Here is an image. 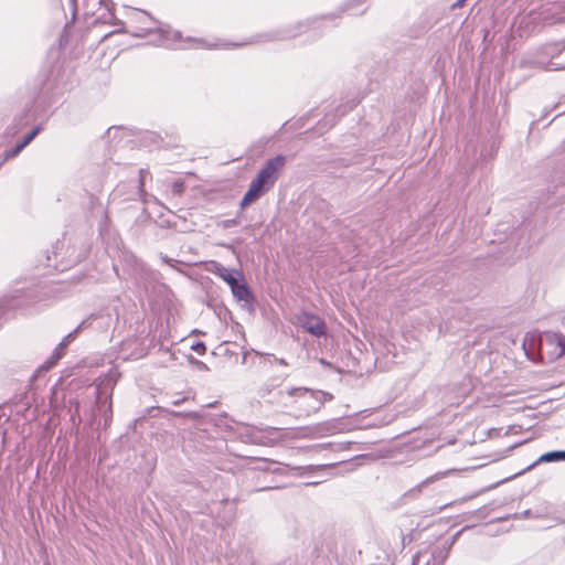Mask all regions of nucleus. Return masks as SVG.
I'll return each instance as SVG.
<instances>
[{
  "instance_id": "f257e3e1",
  "label": "nucleus",
  "mask_w": 565,
  "mask_h": 565,
  "mask_svg": "<svg viewBox=\"0 0 565 565\" xmlns=\"http://www.w3.org/2000/svg\"><path fill=\"white\" fill-rule=\"evenodd\" d=\"M285 162V157L280 154L266 162L256 178L252 180L249 189L243 196L241 201L243 207L255 202L265 191L274 185L278 178V172L284 168Z\"/></svg>"
},
{
  "instance_id": "f03ea898",
  "label": "nucleus",
  "mask_w": 565,
  "mask_h": 565,
  "mask_svg": "<svg viewBox=\"0 0 565 565\" xmlns=\"http://www.w3.org/2000/svg\"><path fill=\"white\" fill-rule=\"evenodd\" d=\"M289 396L296 397L301 415L309 416L320 409L324 403V393L311 391L306 387H294L287 391Z\"/></svg>"
},
{
  "instance_id": "7ed1b4c3",
  "label": "nucleus",
  "mask_w": 565,
  "mask_h": 565,
  "mask_svg": "<svg viewBox=\"0 0 565 565\" xmlns=\"http://www.w3.org/2000/svg\"><path fill=\"white\" fill-rule=\"evenodd\" d=\"M540 352L547 354L550 360H556L565 353V338L561 333L546 332L540 338Z\"/></svg>"
},
{
  "instance_id": "20e7f679",
  "label": "nucleus",
  "mask_w": 565,
  "mask_h": 565,
  "mask_svg": "<svg viewBox=\"0 0 565 565\" xmlns=\"http://www.w3.org/2000/svg\"><path fill=\"white\" fill-rule=\"evenodd\" d=\"M297 321L301 328L315 337H321L326 333V323L319 317L302 312L297 317Z\"/></svg>"
},
{
  "instance_id": "39448f33",
  "label": "nucleus",
  "mask_w": 565,
  "mask_h": 565,
  "mask_svg": "<svg viewBox=\"0 0 565 565\" xmlns=\"http://www.w3.org/2000/svg\"><path fill=\"white\" fill-rule=\"evenodd\" d=\"M84 8L85 13L90 15L96 14L99 10H104L105 12L98 15V19L103 20V22H108L114 18L108 0H84Z\"/></svg>"
},
{
  "instance_id": "423d86ee",
  "label": "nucleus",
  "mask_w": 565,
  "mask_h": 565,
  "mask_svg": "<svg viewBox=\"0 0 565 565\" xmlns=\"http://www.w3.org/2000/svg\"><path fill=\"white\" fill-rule=\"evenodd\" d=\"M460 532L456 533L450 542H446L441 547H437L431 552L430 557L427 559L425 565H444V562L449 555V552L458 539Z\"/></svg>"
},
{
  "instance_id": "0eeeda50",
  "label": "nucleus",
  "mask_w": 565,
  "mask_h": 565,
  "mask_svg": "<svg viewBox=\"0 0 565 565\" xmlns=\"http://www.w3.org/2000/svg\"><path fill=\"white\" fill-rule=\"evenodd\" d=\"M214 269L212 270L217 277L223 279L230 287L236 284L237 280H242L241 271L227 268L221 264H214Z\"/></svg>"
},
{
  "instance_id": "6e6552de",
  "label": "nucleus",
  "mask_w": 565,
  "mask_h": 565,
  "mask_svg": "<svg viewBox=\"0 0 565 565\" xmlns=\"http://www.w3.org/2000/svg\"><path fill=\"white\" fill-rule=\"evenodd\" d=\"M231 290H232L233 296L237 300H241L244 302H250L253 299L252 292L243 279L237 280L236 284L231 287Z\"/></svg>"
},
{
  "instance_id": "1a4fd4ad",
  "label": "nucleus",
  "mask_w": 565,
  "mask_h": 565,
  "mask_svg": "<svg viewBox=\"0 0 565 565\" xmlns=\"http://www.w3.org/2000/svg\"><path fill=\"white\" fill-rule=\"evenodd\" d=\"M561 460H565V451H561V450L550 451V452L543 454L537 459V461L534 463V466L540 462H553V461H561ZM532 467H533V465L530 468H532Z\"/></svg>"
},
{
  "instance_id": "9d476101",
  "label": "nucleus",
  "mask_w": 565,
  "mask_h": 565,
  "mask_svg": "<svg viewBox=\"0 0 565 565\" xmlns=\"http://www.w3.org/2000/svg\"><path fill=\"white\" fill-rule=\"evenodd\" d=\"M30 142H26V139L23 138V140L19 143H17L12 149L4 152V159L3 161L10 160L14 157H17Z\"/></svg>"
},
{
  "instance_id": "9b49d317",
  "label": "nucleus",
  "mask_w": 565,
  "mask_h": 565,
  "mask_svg": "<svg viewBox=\"0 0 565 565\" xmlns=\"http://www.w3.org/2000/svg\"><path fill=\"white\" fill-rule=\"evenodd\" d=\"M66 347H62L61 343L55 348L53 354L51 355V359L49 360V363L51 365L55 364L65 353Z\"/></svg>"
},
{
  "instance_id": "f8f14e48",
  "label": "nucleus",
  "mask_w": 565,
  "mask_h": 565,
  "mask_svg": "<svg viewBox=\"0 0 565 565\" xmlns=\"http://www.w3.org/2000/svg\"><path fill=\"white\" fill-rule=\"evenodd\" d=\"M84 322H82L75 330L70 332L67 335L64 337V339L60 342L62 347H66L76 338L78 331L82 329Z\"/></svg>"
},
{
  "instance_id": "ddd939ff",
  "label": "nucleus",
  "mask_w": 565,
  "mask_h": 565,
  "mask_svg": "<svg viewBox=\"0 0 565 565\" xmlns=\"http://www.w3.org/2000/svg\"><path fill=\"white\" fill-rule=\"evenodd\" d=\"M333 465H321V466H307V467H294L292 470L297 471V475H302L303 471L312 472L318 469H323L327 467H332Z\"/></svg>"
},
{
  "instance_id": "4468645a",
  "label": "nucleus",
  "mask_w": 565,
  "mask_h": 565,
  "mask_svg": "<svg viewBox=\"0 0 565 565\" xmlns=\"http://www.w3.org/2000/svg\"><path fill=\"white\" fill-rule=\"evenodd\" d=\"M191 349L198 352L199 354H204L206 347L203 342H195L194 344L191 345Z\"/></svg>"
},
{
  "instance_id": "2eb2a0df",
  "label": "nucleus",
  "mask_w": 565,
  "mask_h": 565,
  "mask_svg": "<svg viewBox=\"0 0 565 565\" xmlns=\"http://www.w3.org/2000/svg\"><path fill=\"white\" fill-rule=\"evenodd\" d=\"M41 131V127L40 126H36L35 128H33L24 138L26 139V142H31L36 136Z\"/></svg>"
},
{
  "instance_id": "dca6fc26",
  "label": "nucleus",
  "mask_w": 565,
  "mask_h": 565,
  "mask_svg": "<svg viewBox=\"0 0 565 565\" xmlns=\"http://www.w3.org/2000/svg\"><path fill=\"white\" fill-rule=\"evenodd\" d=\"M263 355L267 358L269 363L277 362V363H279L280 365H284V366L287 365V362L284 359H277L273 354H268V353L263 354Z\"/></svg>"
},
{
  "instance_id": "f3484780",
  "label": "nucleus",
  "mask_w": 565,
  "mask_h": 565,
  "mask_svg": "<svg viewBox=\"0 0 565 565\" xmlns=\"http://www.w3.org/2000/svg\"><path fill=\"white\" fill-rule=\"evenodd\" d=\"M311 433H312V429H311V428H302V429L299 431V436H301V437H308Z\"/></svg>"
},
{
  "instance_id": "a211bd4d",
  "label": "nucleus",
  "mask_w": 565,
  "mask_h": 565,
  "mask_svg": "<svg viewBox=\"0 0 565 565\" xmlns=\"http://www.w3.org/2000/svg\"><path fill=\"white\" fill-rule=\"evenodd\" d=\"M246 441L256 444L258 441V438L254 436V434H247L246 435Z\"/></svg>"
},
{
  "instance_id": "6ab92c4d",
  "label": "nucleus",
  "mask_w": 565,
  "mask_h": 565,
  "mask_svg": "<svg viewBox=\"0 0 565 565\" xmlns=\"http://www.w3.org/2000/svg\"><path fill=\"white\" fill-rule=\"evenodd\" d=\"M439 477H440L439 475L428 477L426 480L423 481L422 486L428 484V483L433 482L434 480L438 479Z\"/></svg>"
},
{
  "instance_id": "aec40b11",
  "label": "nucleus",
  "mask_w": 565,
  "mask_h": 565,
  "mask_svg": "<svg viewBox=\"0 0 565 565\" xmlns=\"http://www.w3.org/2000/svg\"><path fill=\"white\" fill-rule=\"evenodd\" d=\"M422 554L418 553L416 554L414 557H413V565H418L420 563V559H422Z\"/></svg>"
},
{
  "instance_id": "412c9836",
  "label": "nucleus",
  "mask_w": 565,
  "mask_h": 565,
  "mask_svg": "<svg viewBox=\"0 0 565 565\" xmlns=\"http://www.w3.org/2000/svg\"><path fill=\"white\" fill-rule=\"evenodd\" d=\"M467 0H457L454 4H452V8H461L463 6V3L466 2Z\"/></svg>"
},
{
  "instance_id": "4be33fe9",
  "label": "nucleus",
  "mask_w": 565,
  "mask_h": 565,
  "mask_svg": "<svg viewBox=\"0 0 565 565\" xmlns=\"http://www.w3.org/2000/svg\"><path fill=\"white\" fill-rule=\"evenodd\" d=\"M194 363H195L200 369H202V370H206V369H207V367H206V364H205V363H203V362H201V361L195 360V361H194Z\"/></svg>"
},
{
  "instance_id": "5701e85b",
  "label": "nucleus",
  "mask_w": 565,
  "mask_h": 565,
  "mask_svg": "<svg viewBox=\"0 0 565 565\" xmlns=\"http://www.w3.org/2000/svg\"><path fill=\"white\" fill-rule=\"evenodd\" d=\"M140 174H141V175L143 174V170H140ZM142 186H143V180L141 179V180H140V188L142 189Z\"/></svg>"
},
{
  "instance_id": "b1692460",
  "label": "nucleus",
  "mask_w": 565,
  "mask_h": 565,
  "mask_svg": "<svg viewBox=\"0 0 565 565\" xmlns=\"http://www.w3.org/2000/svg\"><path fill=\"white\" fill-rule=\"evenodd\" d=\"M319 482L306 483V486H317Z\"/></svg>"
}]
</instances>
